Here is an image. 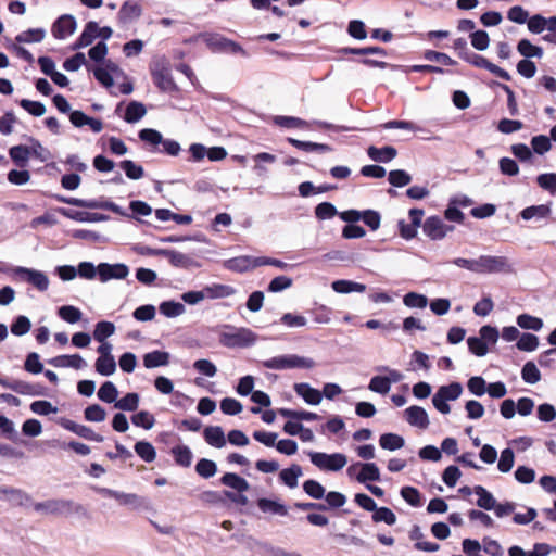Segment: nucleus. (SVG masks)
I'll return each instance as SVG.
<instances>
[{
    "mask_svg": "<svg viewBox=\"0 0 556 556\" xmlns=\"http://www.w3.org/2000/svg\"><path fill=\"white\" fill-rule=\"evenodd\" d=\"M331 288L334 292L341 294H348L352 292H364L366 290V286L359 282H355L346 279L334 280L331 283Z\"/></svg>",
    "mask_w": 556,
    "mask_h": 556,
    "instance_id": "5701e85b",
    "label": "nucleus"
},
{
    "mask_svg": "<svg viewBox=\"0 0 556 556\" xmlns=\"http://www.w3.org/2000/svg\"><path fill=\"white\" fill-rule=\"evenodd\" d=\"M9 155L17 167L27 166L29 160L28 146L18 144L9 149Z\"/></svg>",
    "mask_w": 556,
    "mask_h": 556,
    "instance_id": "c756f323",
    "label": "nucleus"
},
{
    "mask_svg": "<svg viewBox=\"0 0 556 556\" xmlns=\"http://www.w3.org/2000/svg\"><path fill=\"white\" fill-rule=\"evenodd\" d=\"M70 121L75 127L88 125L93 132H100L103 128L101 121L89 117L81 111L70 112Z\"/></svg>",
    "mask_w": 556,
    "mask_h": 556,
    "instance_id": "a211bd4d",
    "label": "nucleus"
},
{
    "mask_svg": "<svg viewBox=\"0 0 556 556\" xmlns=\"http://www.w3.org/2000/svg\"><path fill=\"white\" fill-rule=\"evenodd\" d=\"M211 51L213 52H224L227 54H239L243 58H249L250 54L248 51L238 42L232 41L230 39L224 38L219 35L211 34Z\"/></svg>",
    "mask_w": 556,
    "mask_h": 556,
    "instance_id": "423d86ee",
    "label": "nucleus"
},
{
    "mask_svg": "<svg viewBox=\"0 0 556 556\" xmlns=\"http://www.w3.org/2000/svg\"><path fill=\"white\" fill-rule=\"evenodd\" d=\"M538 185L548 191L552 195L556 194V174L545 173L536 177Z\"/></svg>",
    "mask_w": 556,
    "mask_h": 556,
    "instance_id": "680f3d73",
    "label": "nucleus"
},
{
    "mask_svg": "<svg viewBox=\"0 0 556 556\" xmlns=\"http://www.w3.org/2000/svg\"><path fill=\"white\" fill-rule=\"evenodd\" d=\"M135 452L144 460L152 462L155 458V450L153 445L146 441H139L135 444Z\"/></svg>",
    "mask_w": 556,
    "mask_h": 556,
    "instance_id": "5fc2aeb1",
    "label": "nucleus"
},
{
    "mask_svg": "<svg viewBox=\"0 0 556 556\" xmlns=\"http://www.w3.org/2000/svg\"><path fill=\"white\" fill-rule=\"evenodd\" d=\"M141 15V7L132 1H126L121 7L118 17L122 22H129Z\"/></svg>",
    "mask_w": 556,
    "mask_h": 556,
    "instance_id": "7c9ffc66",
    "label": "nucleus"
},
{
    "mask_svg": "<svg viewBox=\"0 0 556 556\" xmlns=\"http://www.w3.org/2000/svg\"><path fill=\"white\" fill-rule=\"evenodd\" d=\"M293 389L309 405H318L323 400L321 392L306 382L295 383Z\"/></svg>",
    "mask_w": 556,
    "mask_h": 556,
    "instance_id": "f3484780",
    "label": "nucleus"
},
{
    "mask_svg": "<svg viewBox=\"0 0 556 556\" xmlns=\"http://www.w3.org/2000/svg\"><path fill=\"white\" fill-rule=\"evenodd\" d=\"M0 384L3 388L10 389L13 392H16V393L23 394V395L36 396V395L41 394V392L39 390V386H37V384L28 383L23 380L8 378V377L1 376V375H0Z\"/></svg>",
    "mask_w": 556,
    "mask_h": 556,
    "instance_id": "9d476101",
    "label": "nucleus"
},
{
    "mask_svg": "<svg viewBox=\"0 0 556 556\" xmlns=\"http://www.w3.org/2000/svg\"><path fill=\"white\" fill-rule=\"evenodd\" d=\"M274 123L280 127H286V128H303V127L307 126V122H305L299 117L282 116V115L275 116Z\"/></svg>",
    "mask_w": 556,
    "mask_h": 556,
    "instance_id": "bf43d9fd",
    "label": "nucleus"
},
{
    "mask_svg": "<svg viewBox=\"0 0 556 556\" xmlns=\"http://www.w3.org/2000/svg\"><path fill=\"white\" fill-rule=\"evenodd\" d=\"M14 273L20 279L31 283L39 291H46L49 287V279L42 271L26 267H16Z\"/></svg>",
    "mask_w": 556,
    "mask_h": 556,
    "instance_id": "1a4fd4ad",
    "label": "nucleus"
},
{
    "mask_svg": "<svg viewBox=\"0 0 556 556\" xmlns=\"http://www.w3.org/2000/svg\"><path fill=\"white\" fill-rule=\"evenodd\" d=\"M97 372L102 376H111L116 370L114 356H99L94 364Z\"/></svg>",
    "mask_w": 556,
    "mask_h": 556,
    "instance_id": "c9c22d12",
    "label": "nucleus"
},
{
    "mask_svg": "<svg viewBox=\"0 0 556 556\" xmlns=\"http://www.w3.org/2000/svg\"><path fill=\"white\" fill-rule=\"evenodd\" d=\"M356 480L359 483H366L367 481H379L380 470L375 463H362L361 471L356 475Z\"/></svg>",
    "mask_w": 556,
    "mask_h": 556,
    "instance_id": "b1692460",
    "label": "nucleus"
},
{
    "mask_svg": "<svg viewBox=\"0 0 556 556\" xmlns=\"http://www.w3.org/2000/svg\"><path fill=\"white\" fill-rule=\"evenodd\" d=\"M153 83L162 90L170 92L176 89V86L170 76V71L164 64H155L151 67Z\"/></svg>",
    "mask_w": 556,
    "mask_h": 556,
    "instance_id": "9b49d317",
    "label": "nucleus"
},
{
    "mask_svg": "<svg viewBox=\"0 0 556 556\" xmlns=\"http://www.w3.org/2000/svg\"><path fill=\"white\" fill-rule=\"evenodd\" d=\"M116 501L119 505L128 506L130 508H138L146 504V500L134 493L118 492Z\"/></svg>",
    "mask_w": 556,
    "mask_h": 556,
    "instance_id": "a19ab883",
    "label": "nucleus"
},
{
    "mask_svg": "<svg viewBox=\"0 0 556 556\" xmlns=\"http://www.w3.org/2000/svg\"><path fill=\"white\" fill-rule=\"evenodd\" d=\"M368 389L375 393L386 395L389 393L391 386L384 376H374L369 381Z\"/></svg>",
    "mask_w": 556,
    "mask_h": 556,
    "instance_id": "13d9d810",
    "label": "nucleus"
},
{
    "mask_svg": "<svg viewBox=\"0 0 556 556\" xmlns=\"http://www.w3.org/2000/svg\"><path fill=\"white\" fill-rule=\"evenodd\" d=\"M257 507L265 514H271L277 516L288 515V507L285 504L270 498H258Z\"/></svg>",
    "mask_w": 556,
    "mask_h": 556,
    "instance_id": "4be33fe9",
    "label": "nucleus"
},
{
    "mask_svg": "<svg viewBox=\"0 0 556 556\" xmlns=\"http://www.w3.org/2000/svg\"><path fill=\"white\" fill-rule=\"evenodd\" d=\"M30 327H31V323H30L29 318L26 316L20 315L11 324V332L14 336H24L30 330Z\"/></svg>",
    "mask_w": 556,
    "mask_h": 556,
    "instance_id": "e2e57ef3",
    "label": "nucleus"
},
{
    "mask_svg": "<svg viewBox=\"0 0 556 556\" xmlns=\"http://www.w3.org/2000/svg\"><path fill=\"white\" fill-rule=\"evenodd\" d=\"M304 492L314 500H320L325 496V488L316 480L309 479L303 483Z\"/></svg>",
    "mask_w": 556,
    "mask_h": 556,
    "instance_id": "de8ad7c7",
    "label": "nucleus"
},
{
    "mask_svg": "<svg viewBox=\"0 0 556 556\" xmlns=\"http://www.w3.org/2000/svg\"><path fill=\"white\" fill-rule=\"evenodd\" d=\"M464 61L468 62L469 64H471L476 67L488 70L489 72H491L492 74L496 75L497 77H500L504 80L508 81L511 79V77L507 71L501 68L500 66L490 62L484 56H482L478 53H475L472 51H470L469 53H466V58L464 59Z\"/></svg>",
    "mask_w": 556,
    "mask_h": 556,
    "instance_id": "6e6552de",
    "label": "nucleus"
},
{
    "mask_svg": "<svg viewBox=\"0 0 556 556\" xmlns=\"http://www.w3.org/2000/svg\"><path fill=\"white\" fill-rule=\"evenodd\" d=\"M77 275L85 279H93L96 275L102 282L110 279H124L129 270L124 264L100 263L97 267L90 262H81L76 268Z\"/></svg>",
    "mask_w": 556,
    "mask_h": 556,
    "instance_id": "f257e3e1",
    "label": "nucleus"
},
{
    "mask_svg": "<svg viewBox=\"0 0 556 556\" xmlns=\"http://www.w3.org/2000/svg\"><path fill=\"white\" fill-rule=\"evenodd\" d=\"M219 342L230 349L249 348L256 342V334L248 328L226 326L224 330L219 332Z\"/></svg>",
    "mask_w": 556,
    "mask_h": 556,
    "instance_id": "f03ea898",
    "label": "nucleus"
},
{
    "mask_svg": "<svg viewBox=\"0 0 556 556\" xmlns=\"http://www.w3.org/2000/svg\"><path fill=\"white\" fill-rule=\"evenodd\" d=\"M0 498H4L13 504L22 505L25 500H27L26 493H24L20 489H14L10 486H0Z\"/></svg>",
    "mask_w": 556,
    "mask_h": 556,
    "instance_id": "72a5a7b5",
    "label": "nucleus"
},
{
    "mask_svg": "<svg viewBox=\"0 0 556 556\" xmlns=\"http://www.w3.org/2000/svg\"><path fill=\"white\" fill-rule=\"evenodd\" d=\"M46 36V30L42 28H33L18 34L15 40L20 43L40 42Z\"/></svg>",
    "mask_w": 556,
    "mask_h": 556,
    "instance_id": "58836bf2",
    "label": "nucleus"
},
{
    "mask_svg": "<svg viewBox=\"0 0 556 556\" xmlns=\"http://www.w3.org/2000/svg\"><path fill=\"white\" fill-rule=\"evenodd\" d=\"M119 166L130 179H140L143 177V168L130 160L122 161Z\"/></svg>",
    "mask_w": 556,
    "mask_h": 556,
    "instance_id": "338daca9",
    "label": "nucleus"
},
{
    "mask_svg": "<svg viewBox=\"0 0 556 556\" xmlns=\"http://www.w3.org/2000/svg\"><path fill=\"white\" fill-rule=\"evenodd\" d=\"M49 363L54 367H72L75 369H81L87 366L86 361L78 354L56 356Z\"/></svg>",
    "mask_w": 556,
    "mask_h": 556,
    "instance_id": "412c9836",
    "label": "nucleus"
},
{
    "mask_svg": "<svg viewBox=\"0 0 556 556\" xmlns=\"http://www.w3.org/2000/svg\"><path fill=\"white\" fill-rule=\"evenodd\" d=\"M315 215L318 219L325 220V219H330V218L334 217L336 215H338V211L332 203L323 202V203H319L315 207Z\"/></svg>",
    "mask_w": 556,
    "mask_h": 556,
    "instance_id": "69168bd1",
    "label": "nucleus"
},
{
    "mask_svg": "<svg viewBox=\"0 0 556 556\" xmlns=\"http://www.w3.org/2000/svg\"><path fill=\"white\" fill-rule=\"evenodd\" d=\"M73 503L65 500H51L35 504V510L45 514L62 515L71 510Z\"/></svg>",
    "mask_w": 556,
    "mask_h": 556,
    "instance_id": "4468645a",
    "label": "nucleus"
},
{
    "mask_svg": "<svg viewBox=\"0 0 556 556\" xmlns=\"http://www.w3.org/2000/svg\"><path fill=\"white\" fill-rule=\"evenodd\" d=\"M172 453L178 465L188 467L191 464L192 453L187 446L179 445L173 447Z\"/></svg>",
    "mask_w": 556,
    "mask_h": 556,
    "instance_id": "6e6d98bb",
    "label": "nucleus"
},
{
    "mask_svg": "<svg viewBox=\"0 0 556 556\" xmlns=\"http://www.w3.org/2000/svg\"><path fill=\"white\" fill-rule=\"evenodd\" d=\"M263 366L267 369L285 370L294 368L311 369L315 366V362L309 357L296 354H285L264 361Z\"/></svg>",
    "mask_w": 556,
    "mask_h": 556,
    "instance_id": "7ed1b4c3",
    "label": "nucleus"
},
{
    "mask_svg": "<svg viewBox=\"0 0 556 556\" xmlns=\"http://www.w3.org/2000/svg\"><path fill=\"white\" fill-rule=\"evenodd\" d=\"M473 493L478 495L477 505L485 510H492L495 507L496 500L491 492H489L482 485H476Z\"/></svg>",
    "mask_w": 556,
    "mask_h": 556,
    "instance_id": "cd10ccee",
    "label": "nucleus"
},
{
    "mask_svg": "<svg viewBox=\"0 0 556 556\" xmlns=\"http://www.w3.org/2000/svg\"><path fill=\"white\" fill-rule=\"evenodd\" d=\"M388 181L395 188H402L410 184L412 176L404 169L390 170Z\"/></svg>",
    "mask_w": 556,
    "mask_h": 556,
    "instance_id": "4c0bfd02",
    "label": "nucleus"
},
{
    "mask_svg": "<svg viewBox=\"0 0 556 556\" xmlns=\"http://www.w3.org/2000/svg\"><path fill=\"white\" fill-rule=\"evenodd\" d=\"M146 114V108L138 101H130L126 108L124 119L127 123H136L140 121Z\"/></svg>",
    "mask_w": 556,
    "mask_h": 556,
    "instance_id": "473e14b6",
    "label": "nucleus"
},
{
    "mask_svg": "<svg viewBox=\"0 0 556 556\" xmlns=\"http://www.w3.org/2000/svg\"><path fill=\"white\" fill-rule=\"evenodd\" d=\"M160 312L166 317H177L185 313V305L179 302L165 301L160 305Z\"/></svg>",
    "mask_w": 556,
    "mask_h": 556,
    "instance_id": "8fccbe9b",
    "label": "nucleus"
},
{
    "mask_svg": "<svg viewBox=\"0 0 556 556\" xmlns=\"http://www.w3.org/2000/svg\"><path fill=\"white\" fill-rule=\"evenodd\" d=\"M222 482L225 485L238 491L239 493L249 489L248 481L237 473H225L222 478Z\"/></svg>",
    "mask_w": 556,
    "mask_h": 556,
    "instance_id": "e433bc0d",
    "label": "nucleus"
},
{
    "mask_svg": "<svg viewBox=\"0 0 556 556\" xmlns=\"http://www.w3.org/2000/svg\"><path fill=\"white\" fill-rule=\"evenodd\" d=\"M471 45L479 51H484L490 45V38L486 31L476 30L470 34Z\"/></svg>",
    "mask_w": 556,
    "mask_h": 556,
    "instance_id": "0e129e2a",
    "label": "nucleus"
},
{
    "mask_svg": "<svg viewBox=\"0 0 556 556\" xmlns=\"http://www.w3.org/2000/svg\"><path fill=\"white\" fill-rule=\"evenodd\" d=\"M454 227L446 225L439 216H430L422 224L424 233L431 240H442Z\"/></svg>",
    "mask_w": 556,
    "mask_h": 556,
    "instance_id": "0eeeda50",
    "label": "nucleus"
},
{
    "mask_svg": "<svg viewBox=\"0 0 556 556\" xmlns=\"http://www.w3.org/2000/svg\"><path fill=\"white\" fill-rule=\"evenodd\" d=\"M463 392V387L459 382H451L446 386H441L437 393L446 402L457 400Z\"/></svg>",
    "mask_w": 556,
    "mask_h": 556,
    "instance_id": "f704fd0d",
    "label": "nucleus"
},
{
    "mask_svg": "<svg viewBox=\"0 0 556 556\" xmlns=\"http://www.w3.org/2000/svg\"><path fill=\"white\" fill-rule=\"evenodd\" d=\"M76 28V21L72 15L60 16L52 25V35L58 39H64L72 35Z\"/></svg>",
    "mask_w": 556,
    "mask_h": 556,
    "instance_id": "ddd939ff",
    "label": "nucleus"
},
{
    "mask_svg": "<svg viewBox=\"0 0 556 556\" xmlns=\"http://www.w3.org/2000/svg\"><path fill=\"white\" fill-rule=\"evenodd\" d=\"M467 388L476 396H482L486 392V382L480 376L471 377L467 381Z\"/></svg>",
    "mask_w": 556,
    "mask_h": 556,
    "instance_id": "774afa93",
    "label": "nucleus"
},
{
    "mask_svg": "<svg viewBox=\"0 0 556 556\" xmlns=\"http://www.w3.org/2000/svg\"><path fill=\"white\" fill-rule=\"evenodd\" d=\"M531 148L536 154L543 155L552 148L551 139L544 135L534 136L531 139Z\"/></svg>",
    "mask_w": 556,
    "mask_h": 556,
    "instance_id": "4d7b16f0",
    "label": "nucleus"
},
{
    "mask_svg": "<svg viewBox=\"0 0 556 556\" xmlns=\"http://www.w3.org/2000/svg\"><path fill=\"white\" fill-rule=\"evenodd\" d=\"M117 394V389L111 381H105L98 391V397L106 403L116 401Z\"/></svg>",
    "mask_w": 556,
    "mask_h": 556,
    "instance_id": "864d4df0",
    "label": "nucleus"
},
{
    "mask_svg": "<svg viewBox=\"0 0 556 556\" xmlns=\"http://www.w3.org/2000/svg\"><path fill=\"white\" fill-rule=\"evenodd\" d=\"M511 265L505 256L481 255L477 258V274L510 273Z\"/></svg>",
    "mask_w": 556,
    "mask_h": 556,
    "instance_id": "39448f33",
    "label": "nucleus"
},
{
    "mask_svg": "<svg viewBox=\"0 0 556 556\" xmlns=\"http://www.w3.org/2000/svg\"><path fill=\"white\" fill-rule=\"evenodd\" d=\"M549 214H551V207L546 204L531 205V206L523 208L520 212V216L525 220L544 219V218L548 217Z\"/></svg>",
    "mask_w": 556,
    "mask_h": 556,
    "instance_id": "393cba45",
    "label": "nucleus"
},
{
    "mask_svg": "<svg viewBox=\"0 0 556 556\" xmlns=\"http://www.w3.org/2000/svg\"><path fill=\"white\" fill-rule=\"evenodd\" d=\"M517 325L522 329L539 331L543 327V321L541 318L528 314H521L517 317Z\"/></svg>",
    "mask_w": 556,
    "mask_h": 556,
    "instance_id": "c03bdc74",
    "label": "nucleus"
},
{
    "mask_svg": "<svg viewBox=\"0 0 556 556\" xmlns=\"http://www.w3.org/2000/svg\"><path fill=\"white\" fill-rule=\"evenodd\" d=\"M405 420L413 427L427 429L429 427V417L425 408L413 405L404 410Z\"/></svg>",
    "mask_w": 556,
    "mask_h": 556,
    "instance_id": "f8f14e48",
    "label": "nucleus"
},
{
    "mask_svg": "<svg viewBox=\"0 0 556 556\" xmlns=\"http://www.w3.org/2000/svg\"><path fill=\"white\" fill-rule=\"evenodd\" d=\"M58 315L65 321L74 324L80 320L83 313L79 308L72 305H64L59 307Z\"/></svg>",
    "mask_w": 556,
    "mask_h": 556,
    "instance_id": "49530a36",
    "label": "nucleus"
},
{
    "mask_svg": "<svg viewBox=\"0 0 556 556\" xmlns=\"http://www.w3.org/2000/svg\"><path fill=\"white\" fill-rule=\"evenodd\" d=\"M99 25L96 22H88L84 31L75 42L74 48L79 49L89 46L98 35Z\"/></svg>",
    "mask_w": 556,
    "mask_h": 556,
    "instance_id": "bb28decb",
    "label": "nucleus"
},
{
    "mask_svg": "<svg viewBox=\"0 0 556 556\" xmlns=\"http://www.w3.org/2000/svg\"><path fill=\"white\" fill-rule=\"evenodd\" d=\"M62 425L66 430L74 432L75 434H77L86 440H90V441H94V442L103 441V437L101 434L96 433L89 427L78 425L72 420H65Z\"/></svg>",
    "mask_w": 556,
    "mask_h": 556,
    "instance_id": "6ab92c4d",
    "label": "nucleus"
},
{
    "mask_svg": "<svg viewBox=\"0 0 556 556\" xmlns=\"http://www.w3.org/2000/svg\"><path fill=\"white\" fill-rule=\"evenodd\" d=\"M396 149L391 146H386L382 148L370 146L367 149V155L369 159L379 163H389L396 156Z\"/></svg>",
    "mask_w": 556,
    "mask_h": 556,
    "instance_id": "aec40b11",
    "label": "nucleus"
},
{
    "mask_svg": "<svg viewBox=\"0 0 556 556\" xmlns=\"http://www.w3.org/2000/svg\"><path fill=\"white\" fill-rule=\"evenodd\" d=\"M515 463V454L514 451L509 447L504 448L501 453L500 460L497 464V468L501 472H508L511 470Z\"/></svg>",
    "mask_w": 556,
    "mask_h": 556,
    "instance_id": "052dcab7",
    "label": "nucleus"
},
{
    "mask_svg": "<svg viewBox=\"0 0 556 556\" xmlns=\"http://www.w3.org/2000/svg\"><path fill=\"white\" fill-rule=\"evenodd\" d=\"M521 378L525 382L534 384L541 380V374L533 362H527L521 369Z\"/></svg>",
    "mask_w": 556,
    "mask_h": 556,
    "instance_id": "79ce46f5",
    "label": "nucleus"
},
{
    "mask_svg": "<svg viewBox=\"0 0 556 556\" xmlns=\"http://www.w3.org/2000/svg\"><path fill=\"white\" fill-rule=\"evenodd\" d=\"M139 404V396L137 393H127L124 397L115 402V407L122 410L134 412Z\"/></svg>",
    "mask_w": 556,
    "mask_h": 556,
    "instance_id": "603ef678",
    "label": "nucleus"
},
{
    "mask_svg": "<svg viewBox=\"0 0 556 556\" xmlns=\"http://www.w3.org/2000/svg\"><path fill=\"white\" fill-rule=\"evenodd\" d=\"M303 475L300 465L293 464L289 468L282 469L279 473L280 480L290 489L298 485V479Z\"/></svg>",
    "mask_w": 556,
    "mask_h": 556,
    "instance_id": "a878e982",
    "label": "nucleus"
},
{
    "mask_svg": "<svg viewBox=\"0 0 556 556\" xmlns=\"http://www.w3.org/2000/svg\"><path fill=\"white\" fill-rule=\"evenodd\" d=\"M539 345V338L532 333H522L516 343V346L520 351L532 352Z\"/></svg>",
    "mask_w": 556,
    "mask_h": 556,
    "instance_id": "09e8293b",
    "label": "nucleus"
},
{
    "mask_svg": "<svg viewBox=\"0 0 556 556\" xmlns=\"http://www.w3.org/2000/svg\"><path fill=\"white\" fill-rule=\"evenodd\" d=\"M308 456L314 466L325 471H339L348 463L346 456L342 453L309 452Z\"/></svg>",
    "mask_w": 556,
    "mask_h": 556,
    "instance_id": "20e7f679",
    "label": "nucleus"
},
{
    "mask_svg": "<svg viewBox=\"0 0 556 556\" xmlns=\"http://www.w3.org/2000/svg\"><path fill=\"white\" fill-rule=\"evenodd\" d=\"M58 200L60 202H63V203H66L70 205H74V206H78V207H85V208L102 207V208L110 210L114 213H121L118 205H116L113 202H105L104 204L100 205L96 201H88V200H83V199H77V198L59 197Z\"/></svg>",
    "mask_w": 556,
    "mask_h": 556,
    "instance_id": "dca6fc26",
    "label": "nucleus"
},
{
    "mask_svg": "<svg viewBox=\"0 0 556 556\" xmlns=\"http://www.w3.org/2000/svg\"><path fill=\"white\" fill-rule=\"evenodd\" d=\"M405 440L396 433H384L379 438V445L387 451H396L404 446Z\"/></svg>",
    "mask_w": 556,
    "mask_h": 556,
    "instance_id": "c85d7f7f",
    "label": "nucleus"
},
{
    "mask_svg": "<svg viewBox=\"0 0 556 556\" xmlns=\"http://www.w3.org/2000/svg\"><path fill=\"white\" fill-rule=\"evenodd\" d=\"M257 257L249 256V255H241L237 257H232L229 260H226L224 262V267L228 270L237 271V273H244L250 269L256 268L257 265Z\"/></svg>",
    "mask_w": 556,
    "mask_h": 556,
    "instance_id": "2eb2a0df",
    "label": "nucleus"
},
{
    "mask_svg": "<svg viewBox=\"0 0 556 556\" xmlns=\"http://www.w3.org/2000/svg\"><path fill=\"white\" fill-rule=\"evenodd\" d=\"M517 51L526 59L542 58L543 49L539 46L531 43L529 39H520L517 45Z\"/></svg>",
    "mask_w": 556,
    "mask_h": 556,
    "instance_id": "2f4dec72",
    "label": "nucleus"
},
{
    "mask_svg": "<svg viewBox=\"0 0 556 556\" xmlns=\"http://www.w3.org/2000/svg\"><path fill=\"white\" fill-rule=\"evenodd\" d=\"M403 303L410 308H425L428 304V299L424 294L408 292L404 295Z\"/></svg>",
    "mask_w": 556,
    "mask_h": 556,
    "instance_id": "3c124183",
    "label": "nucleus"
},
{
    "mask_svg": "<svg viewBox=\"0 0 556 556\" xmlns=\"http://www.w3.org/2000/svg\"><path fill=\"white\" fill-rule=\"evenodd\" d=\"M168 354L160 351H153L147 353L143 357V364L147 368H153L162 365H166Z\"/></svg>",
    "mask_w": 556,
    "mask_h": 556,
    "instance_id": "ea45409f",
    "label": "nucleus"
},
{
    "mask_svg": "<svg viewBox=\"0 0 556 556\" xmlns=\"http://www.w3.org/2000/svg\"><path fill=\"white\" fill-rule=\"evenodd\" d=\"M115 332V326L111 321H99L96 325L93 337L97 341L103 342L108 337Z\"/></svg>",
    "mask_w": 556,
    "mask_h": 556,
    "instance_id": "a18cd8bd",
    "label": "nucleus"
},
{
    "mask_svg": "<svg viewBox=\"0 0 556 556\" xmlns=\"http://www.w3.org/2000/svg\"><path fill=\"white\" fill-rule=\"evenodd\" d=\"M372 521L374 522H384L388 526H393L396 522L395 514L388 507H377L376 510L372 511Z\"/></svg>",
    "mask_w": 556,
    "mask_h": 556,
    "instance_id": "37998d69",
    "label": "nucleus"
}]
</instances>
